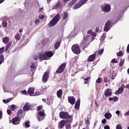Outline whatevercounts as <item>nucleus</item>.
Wrapping results in <instances>:
<instances>
[{
    "mask_svg": "<svg viewBox=\"0 0 129 129\" xmlns=\"http://www.w3.org/2000/svg\"><path fill=\"white\" fill-rule=\"evenodd\" d=\"M33 59L34 60H38V56H37V55H34Z\"/></svg>",
    "mask_w": 129,
    "mask_h": 129,
    "instance_id": "58",
    "label": "nucleus"
},
{
    "mask_svg": "<svg viewBox=\"0 0 129 129\" xmlns=\"http://www.w3.org/2000/svg\"><path fill=\"white\" fill-rule=\"evenodd\" d=\"M106 122V119L104 118L102 120V123L103 124H104V123H105Z\"/></svg>",
    "mask_w": 129,
    "mask_h": 129,
    "instance_id": "53",
    "label": "nucleus"
},
{
    "mask_svg": "<svg viewBox=\"0 0 129 129\" xmlns=\"http://www.w3.org/2000/svg\"><path fill=\"white\" fill-rule=\"evenodd\" d=\"M21 122V118L19 116H17L12 119V123L16 125L19 124Z\"/></svg>",
    "mask_w": 129,
    "mask_h": 129,
    "instance_id": "11",
    "label": "nucleus"
},
{
    "mask_svg": "<svg viewBox=\"0 0 129 129\" xmlns=\"http://www.w3.org/2000/svg\"><path fill=\"white\" fill-rule=\"evenodd\" d=\"M37 119L38 121H41L45 119V112L40 111L38 113Z\"/></svg>",
    "mask_w": 129,
    "mask_h": 129,
    "instance_id": "9",
    "label": "nucleus"
},
{
    "mask_svg": "<svg viewBox=\"0 0 129 129\" xmlns=\"http://www.w3.org/2000/svg\"><path fill=\"white\" fill-rule=\"evenodd\" d=\"M110 5L106 4L105 6L102 8V11L105 12V13H109V12H110Z\"/></svg>",
    "mask_w": 129,
    "mask_h": 129,
    "instance_id": "17",
    "label": "nucleus"
},
{
    "mask_svg": "<svg viewBox=\"0 0 129 129\" xmlns=\"http://www.w3.org/2000/svg\"><path fill=\"white\" fill-rule=\"evenodd\" d=\"M124 115H125V116L129 115V110L127 112L125 113Z\"/></svg>",
    "mask_w": 129,
    "mask_h": 129,
    "instance_id": "61",
    "label": "nucleus"
},
{
    "mask_svg": "<svg viewBox=\"0 0 129 129\" xmlns=\"http://www.w3.org/2000/svg\"><path fill=\"white\" fill-rule=\"evenodd\" d=\"M61 17L59 14H57L50 21V22L47 24V26L51 28L54 27L56 24L58 23V22L60 21Z\"/></svg>",
    "mask_w": 129,
    "mask_h": 129,
    "instance_id": "1",
    "label": "nucleus"
},
{
    "mask_svg": "<svg viewBox=\"0 0 129 129\" xmlns=\"http://www.w3.org/2000/svg\"><path fill=\"white\" fill-rule=\"evenodd\" d=\"M90 37V35H87L86 36L84 37V39L81 42V44L83 45L84 46V48H87L89 46V44L90 43V41H89V37Z\"/></svg>",
    "mask_w": 129,
    "mask_h": 129,
    "instance_id": "2",
    "label": "nucleus"
},
{
    "mask_svg": "<svg viewBox=\"0 0 129 129\" xmlns=\"http://www.w3.org/2000/svg\"><path fill=\"white\" fill-rule=\"evenodd\" d=\"M31 107H32L31 104L29 103H26L23 107V110L24 111H29L31 109Z\"/></svg>",
    "mask_w": 129,
    "mask_h": 129,
    "instance_id": "15",
    "label": "nucleus"
},
{
    "mask_svg": "<svg viewBox=\"0 0 129 129\" xmlns=\"http://www.w3.org/2000/svg\"><path fill=\"white\" fill-rule=\"evenodd\" d=\"M124 87H125L124 84H122L121 87L119 88L115 92V94H121V93L123 92Z\"/></svg>",
    "mask_w": 129,
    "mask_h": 129,
    "instance_id": "12",
    "label": "nucleus"
},
{
    "mask_svg": "<svg viewBox=\"0 0 129 129\" xmlns=\"http://www.w3.org/2000/svg\"><path fill=\"white\" fill-rule=\"evenodd\" d=\"M61 45V41L56 42L54 44V48L55 50H57L59 47H60V45Z\"/></svg>",
    "mask_w": 129,
    "mask_h": 129,
    "instance_id": "22",
    "label": "nucleus"
},
{
    "mask_svg": "<svg viewBox=\"0 0 129 129\" xmlns=\"http://www.w3.org/2000/svg\"><path fill=\"white\" fill-rule=\"evenodd\" d=\"M110 26H111V21H110V20H108L105 24L104 31L108 32L111 28Z\"/></svg>",
    "mask_w": 129,
    "mask_h": 129,
    "instance_id": "8",
    "label": "nucleus"
},
{
    "mask_svg": "<svg viewBox=\"0 0 129 129\" xmlns=\"http://www.w3.org/2000/svg\"><path fill=\"white\" fill-rule=\"evenodd\" d=\"M2 26L4 28H7V27H8V23H7L6 21H3Z\"/></svg>",
    "mask_w": 129,
    "mask_h": 129,
    "instance_id": "33",
    "label": "nucleus"
},
{
    "mask_svg": "<svg viewBox=\"0 0 129 129\" xmlns=\"http://www.w3.org/2000/svg\"><path fill=\"white\" fill-rule=\"evenodd\" d=\"M59 116L60 118H62L63 119L72 118V116L69 115V114L67 112L61 111L59 114Z\"/></svg>",
    "mask_w": 129,
    "mask_h": 129,
    "instance_id": "3",
    "label": "nucleus"
},
{
    "mask_svg": "<svg viewBox=\"0 0 129 129\" xmlns=\"http://www.w3.org/2000/svg\"><path fill=\"white\" fill-rule=\"evenodd\" d=\"M97 35L96 33L93 32V33H92V35H91L92 36L90 37L91 40V42L94 40V37H96Z\"/></svg>",
    "mask_w": 129,
    "mask_h": 129,
    "instance_id": "29",
    "label": "nucleus"
},
{
    "mask_svg": "<svg viewBox=\"0 0 129 129\" xmlns=\"http://www.w3.org/2000/svg\"><path fill=\"white\" fill-rule=\"evenodd\" d=\"M125 88H127V89H128V90H129V84L126 85L125 86Z\"/></svg>",
    "mask_w": 129,
    "mask_h": 129,
    "instance_id": "64",
    "label": "nucleus"
},
{
    "mask_svg": "<svg viewBox=\"0 0 129 129\" xmlns=\"http://www.w3.org/2000/svg\"><path fill=\"white\" fill-rule=\"evenodd\" d=\"M11 109L12 110V111H15V110H16V105H12L11 106Z\"/></svg>",
    "mask_w": 129,
    "mask_h": 129,
    "instance_id": "38",
    "label": "nucleus"
},
{
    "mask_svg": "<svg viewBox=\"0 0 129 129\" xmlns=\"http://www.w3.org/2000/svg\"><path fill=\"white\" fill-rule=\"evenodd\" d=\"M96 82L97 83H101V78H98L96 80Z\"/></svg>",
    "mask_w": 129,
    "mask_h": 129,
    "instance_id": "45",
    "label": "nucleus"
},
{
    "mask_svg": "<svg viewBox=\"0 0 129 129\" xmlns=\"http://www.w3.org/2000/svg\"><path fill=\"white\" fill-rule=\"evenodd\" d=\"M24 125L26 127H30V121H27V122H26L24 124Z\"/></svg>",
    "mask_w": 129,
    "mask_h": 129,
    "instance_id": "35",
    "label": "nucleus"
},
{
    "mask_svg": "<svg viewBox=\"0 0 129 129\" xmlns=\"http://www.w3.org/2000/svg\"><path fill=\"white\" fill-rule=\"evenodd\" d=\"M42 108H43L42 105L38 106L37 107V110H38V111H40L41 110V109H42Z\"/></svg>",
    "mask_w": 129,
    "mask_h": 129,
    "instance_id": "41",
    "label": "nucleus"
},
{
    "mask_svg": "<svg viewBox=\"0 0 129 129\" xmlns=\"http://www.w3.org/2000/svg\"><path fill=\"white\" fill-rule=\"evenodd\" d=\"M66 129H71V124H67L66 125Z\"/></svg>",
    "mask_w": 129,
    "mask_h": 129,
    "instance_id": "40",
    "label": "nucleus"
},
{
    "mask_svg": "<svg viewBox=\"0 0 129 129\" xmlns=\"http://www.w3.org/2000/svg\"><path fill=\"white\" fill-rule=\"evenodd\" d=\"M92 33H93L92 30H88V31L87 32V34H90V36H91V35H92Z\"/></svg>",
    "mask_w": 129,
    "mask_h": 129,
    "instance_id": "49",
    "label": "nucleus"
},
{
    "mask_svg": "<svg viewBox=\"0 0 129 129\" xmlns=\"http://www.w3.org/2000/svg\"><path fill=\"white\" fill-rule=\"evenodd\" d=\"M5 61V57H4L3 55H0V65H2L4 61Z\"/></svg>",
    "mask_w": 129,
    "mask_h": 129,
    "instance_id": "26",
    "label": "nucleus"
},
{
    "mask_svg": "<svg viewBox=\"0 0 129 129\" xmlns=\"http://www.w3.org/2000/svg\"><path fill=\"white\" fill-rule=\"evenodd\" d=\"M15 38L18 41L21 40V35H20V33H18L17 34H16L15 36Z\"/></svg>",
    "mask_w": 129,
    "mask_h": 129,
    "instance_id": "27",
    "label": "nucleus"
},
{
    "mask_svg": "<svg viewBox=\"0 0 129 129\" xmlns=\"http://www.w3.org/2000/svg\"><path fill=\"white\" fill-rule=\"evenodd\" d=\"M56 95L58 98H61L63 95V90L59 89L56 92Z\"/></svg>",
    "mask_w": 129,
    "mask_h": 129,
    "instance_id": "19",
    "label": "nucleus"
},
{
    "mask_svg": "<svg viewBox=\"0 0 129 129\" xmlns=\"http://www.w3.org/2000/svg\"><path fill=\"white\" fill-rule=\"evenodd\" d=\"M90 79V77L86 78V79H84V84H87L88 83V80Z\"/></svg>",
    "mask_w": 129,
    "mask_h": 129,
    "instance_id": "37",
    "label": "nucleus"
},
{
    "mask_svg": "<svg viewBox=\"0 0 129 129\" xmlns=\"http://www.w3.org/2000/svg\"><path fill=\"white\" fill-rule=\"evenodd\" d=\"M39 60H48L47 58V55H46V52H44V53H41L39 56L38 57Z\"/></svg>",
    "mask_w": 129,
    "mask_h": 129,
    "instance_id": "14",
    "label": "nucleus"
},
{
    "mask_svg": "<svg viewBox=\"0 0 129 129\" xmlns=\"http://www.w3.org/2000/svg\"><path fill=\"white\" fill-rule=\"evenodd\" d=\"M45 16H44V15H41V17H39V19H41L42 20H43V19H44Z\"/></svg>",
    "mask_w": 129,
    "mask_h": 129,
    "instance_id": "63",
    "label": "nucleus"
},
{
    "mask_svg": "<svg viewBox=\"0 0 129 129\" xmlns=\"http://www.w3.org/2000/svg\"><path fill=\"white\" fill-rule=\"evenodd\" d=\"M72 121H73V119H66V120H64V122L66 124V123H71L72 122Z\"/></svg>",
    "mask_w": 129,
    "mask_h": 129,
    "instance_id": "34",
    "label": "nucleus"
},
{
    "mask_svg": "<svg viewBox=\"0 0 129 129\" xmlns=\"http://www.w3.org/2000/svg\"><path fill=\"white\" fill-rule=\"evenodd\" d=\"M11 100H12L11 99V98H9L6 100L3 99V102L4 103H9V102H10V101H11Z\"/></svg>",
    "mask_w": 129,
    "mask_h": 129,
    "instance_id": "36",
    "label": "nucleus"
},
{
    "mask_svg": "<svg viewBox=\"0 0 129 129\" xmlns=\"http://www.w3.org/2000/svg\"><path fill=\"white\" fill-rule=\"evenodd\" d=\"M111 63L114 64V63H117V61L115 60V58H113L111 61Z\"/></svg>",
    "mask_w": 129,
    "mask_h": 129,
    "instance_id": "46",
    "label": "nucleus"
},
{
    "mask_svg": "<svg viewBox=\"0 0 129 129\" xmlns=\"http://www.w3.org/2000/svg\"><path fill=\"white\" fill-rule=\"evenodd\" d=\"M23 113V110H20L18 111V115H19L20 114V113Z\"/></svg>",
    "mask_w": 129,
    "mask_h": 129,
    "instance_id": "60",
    "label": "nucleus"
},
{
    "mask_svg": "<svg viewBox=\"0 0 129 129\" xmlns=\"http://www.w3.org/2000/svg\"><path fill=\"white\" fill-rule=\"evenodd\" d=\"M68 102L70 104L73 105L75 103V98L74 96H70L68 97Z\"/></svg>",
    "mask_w": 129,
    "mask_h": 129,
    "instance_id": "16",
    "label": "nucleus"
},
{
    "mask_svg": "<svg viewBox=\"0 0 129 129\" xmlns=\"http://www.w3.org/2000/svg\"><path fill=\"white\" fill-rule=\"evenodd\" d=\"M123 64H124V59H121L119 63V67H122V66H123Z\"/></svg>",
    "mask_w": 129,
    "mask_h": 129,
    "instance_id": "30",
    "label": "nucleus"
},
{
    "mask_svg": "<svg viewBox=\"0 0 129 129\" xmlns=\"http://www.w3.org/2000/svg\"><path fill=\"white\" fill-rule=\"evenodd\" d=\"M65 124H66L65 123V120H61L58 122V128L59 129L63 128V127L65 126Z\"/></svg>",
    "mask_w": 129,
    "mask_h": 129,
    "instance_id": "18",
    "label": "nucleus"
},
{
    "mask_svg": "<svg viewBox=\"0 0 129 129\" xmlns=\"http://www.w3.org/2000/svg\"><path fill=\"white\" fill-rule=\"evenodd\" d=\"M42 90H41V91H42V92H47V87H45L44 88L42 89Z\"/></svg>",
    "mask_w": 129,
    "mask_h": 129,
    "instance_id": "51",
    "label": "nucleus"
},
{
    "mask_svg": "<svg viewBox=\"0 0 129 129\" xmlns=\"http://www.w3.org/2000/svg\"><path fill=\"white\" fill-rule=\"evenodd\" d=\"M50 78V74L49 71H46L44 73L43 75L42 76V81L43 83H46L49 80Z\"/></svg>",
    "mask_w": 129,
    "mask_h": 129,
    "instance_id": "5",
    "label": "nucleus"
},
{
    "mask_svg": "<svg viewBox=\"0 0 129 129\" xmlns=\"http://www.w3.org/2000/svg\"><path fill=\"white\" fill-rule=\"evenodd\" d=\"M88 0H80L78 4L74 6V9L75 10H77V9H79V8H81L83 5H85Z\"/></svg>",
    "mask_w": 129,
    "mask_h": 129,
    "instance_id": "6",
    "label": "nucleus"
},
{
    "mask_svg": "<svg viewBox=\"0 0 129 129\" xmlns=\"http://www.w3.org/2000/svg\"><path fill=\"white\" fill-rule=\"evenodd\" d=\"M7 113L8 114H12V111L10 109L7 110Z\"/></svg>",
    "mask_w": 129,
    "mask_h": 129,
    "instance_id": "56",
    "label": "nucleus"
},
{
    "mask_svg": "<svg viewBox=\"0 0 129 129\" xmlns=\"http://www.w3.org/2000/svg\"><path fill=\"white\" fill-rule=\"evenodd\" d=\"M116 129H122V126L121 125L118 124L116 125Z\"/></svg>",
    "mask_w": 129,
    "mask_h": 129,
    "instance_id": "39",
    "label": "nucleus"
},
{
    "mask_svg": "<svg viewBox=\"0 0 129 129\" xmlns=\"http://www.w3.org/2000/svg\"><path fill=\"white\" fill-rule=\"evenodd\" d=\"M56 8H61V4L58 3L56 4Z\"/></svg>",
    "mask_w": 129,
    "mask_h": 129,
    "instance_id": "55",
    "label": "nucleus"
},
{
    "mask_svg": "<svg viewBox=\"0 0 129 129\" xmlns=\"http://www.w3.org/2000/svg\"><path fill=\"white\" fill-rule=\"evenodd\" d=\"M11 46H12V42H9L7 44L6 47H8V48H10V47Z\"/></svg>",
    "mask_w": 129,
    "mask_h": 129,
    "instance_id": "50",
    "label": "nucleus"
},
{
    "mask_svg": "<svg viewBox=\"0 0 129 129\" xmlns=\"http://www.w3.org/2000/svg\"><path fill=\"white\" fill-rule=\"evenodd\" d=\"M38 23H40V20H39V19H37L35 21V25H38Z\"/></svg>",
    "mask_w": 129,
    "mask_h": 129,
    "instance_id": "54",
    "label": "nucleus"
},
{
    "mask_svg": "<svg viewBox=\"0 0 129 129\" xmlns=\"http://www.w3.org/2000/svg\"><path fill=\"white\" fill-rule=\"evenodd\" d=\"M10 41V38L5 37L3 39V42L4 44H8Z\"/></svg>",
    "mask_w": 129,
    "mask_h": 129,
    "instance_id": "25",
    "label": "nucleus"
},
{
    "mask_svg": "<svg viewBox=\"0 0 129 129\" xmlns=\"http://www.w3.org/2000/svg\"><path fill=\"white\" fill-rule=\"evenodd\" d=\"M104 116L107 119H109V118L111 117L112 115L110 113H106L105 114Z\"/></svg>",
    "mask_w": 129,
    "mask_h": 129,
    "instance_id": "31",
    "label": "nucleus"
},
{
    "mask_svg": "<svg viewBox=\"0 0 129 129\" xmlns=\"http://www.w3.org/2000/svg\"><path fill=\"white\" fill-rule=\"evenodd\" d=\"M103 51H104V49L103 48H102L100 49L99 50L96 51L95 52V54H97L98 55H102V53H103Z\"/></svg>",
    "mask_w": 129,
    "mask_h": 129,
    "instance_id": "24",
    "label": "nucleus"
},
{
    "mask_svg": "<svg viewBox=\"0 0 129 129\" xmlns=\"http://www.w3.org/2000/svg\"><path fill=\"white\" fill-rule=\"evenodd\" d=\"M68 18V13L64 12L62 14V20H66Z\"/></svg>",
    "mask_w": 129,
    "mask_h": 129,
    "instance_id": "28",
    "label": "nucleus"
},
{
    "mask_svg": "<svg viewBox=\"0 0 129 129\" xmlns=\"http://www.w3.org/2000/svg\"><path fill=\"white\" fill-rule=\"evenodd\" d=\"M85 123H86V124H89V123H90L89 122V120L88 119H87L86 120V122Z\"/></svg>",
    "mask_w": 129,
    "mask_h": 129,
    "instance_id": "59",
    "label": "nucleus"
},
{
    "mask_svg": "<svg viewBox=\"0 0 129 129\" xmlns=\"http://www.w3.org/2000/svg\"><path fill=\"white\" fill-rule=\"evenodd\" d=\"M113 100L114 102H115V101H117V100H118V98H117V97L114 96L113 97Z\"/></svg>",
    "mask_w": 129,
    "mask_h": 129,
    "instance_id": "44",
    "label": "nucleus"
},
{
    "mask_svg": "<svg viewBox=\"0 0 129 129\" xmlns=\"http://www.w3.org/2000/svg\"><path fill=\"white\" fill-rule=\"evenodd\" d=\"M116 114H117L118 116H119V114H120V111L119 110H117L115 112Z\"/></svg>",
    "mask_w": 129,
    "mask_h": 129,
    "instance_id": "52",
    "label": "nucleus"
},
{
    "mask_svg": "<svg viewBox=\"0 0 129 129\" xmlns=\"http://www.w3.org/2000/svg\"><path fill=\"white\" fill-rule=\"evenodd\" d=\"M104 129H110V127H109V125H106V126H104Z\"/></svg>",
    "mask_w": 129,
    "mask_h": 129,
    "instance_id": "57",
    "label": "nucleus"
},
{
    "mask_svg": "<svg viewBox=\"0 0 129 129\" xmlns=\"http://www.w3.org/2000/svg\"><path fill=\"white\" fill-rule=\"evenodd\" d=\"M75 4V3L73 2H71L69 4V7H72L73 5H74Z\"/></svg>",
    "mask_w": 129,
    "mask_h": 129,
    "instance_id": "43",
    "label": "nucleus"
},
{
    "mask_svg": "<svg viewBox=\"0 0 129 129\" xmlns=\"http://www.w3.org/2000/svg\"><path fill=\"white\" fill-rule=\"evenodd\" d=\"M66 67V63H63L61 64L55 72V74H61L64 72L65 68Z\"/></svg>",
    "mask_w": 129,
    "mask_h": 129,
    "instance_id": "7",
    "label": "nucleus"
},
{
    "mask_svg": "<svg viewBox=\"0 0 129 129\" xmlns=\"http://www.w3.org/2000/svg\"><path fill=\"white\" fill-rule=\"evenodd\" d=\"M104 95L105 97H109L112 95V90L107 88L104 91Z\"/></svg>",
    "mask_w": 129,
    "mask_h": 129,
    "instance_id": "10",
    "label": "nucleus"
},
{
    "mask_svg": "<svg viewBox=\"0 0 129 129\" xmlns=\"http://www.w3.org/2000/svg\"><path fill=\"white\" fill-rule=\"evenodd\" d=\"M35 89L33 88H29L27 91L28 94H34V91Z\"/></svg>",
    "mask_w": 129,
    "mask_h": 129,
    "instance_id": "23",
    "label": "nucleus"
},
{
    "mask_svg": "<svg viewBox=\"0 0 129 129\" xmlns=\"http://www.w3.org/2000/svg\"><path fill=\"white\" fill-rule=\"evenodd\" d=\"M107 80H108L107 77H104V82H105V83H107Z\"/></svg>",
    "mask_w": 129,
    "mask_h": 129,
    "instance_id": "47",
    "label": "nucleus"
},
{
    "mask_svg": "<svg viewBox=\"0 0 129 129\" xmlns=\"http://www.w3.org/2000/svg\"><path fill=\"white\" fill-rule=\"evenodd\" d=\"M96 58V54L95 53L93 54L88 57L87 62H93V61L95 60Z\"/></svg>",
    "mask_w": 129,
    "mask_h": 129,
    "instance_id": "13",
    "label": "nucleus"
},
{
    "mask_svg": "<svg viewBox=\"0 0 129 129\" xmlns=\"http://www.w3.org/2000/svg\"><path fill=\"white\" fill-rule=\"evenodd\" d=\"M72 50L74 54H80V47L78 44H75L72 46Z\"/></svg>",
    "mask_w": 129,
    "mask_h": 129,
    "instance_id": "4",
    "label": "nucleus"
},
{
    "mask_svg": "<svg viewBox=\"0 0 129 129\" xmlns=\"http://www.w3.org/2000/svg\"><path fill=\"white\" fill-rule=\"evenodd\" d=\"M80 107V99H78L75 105V109H79Z\"/></svg>",
    "mask_w": 129,
    "mask_h": 129,
    "instance_id": "20",
    "label": "nucleus"
},
{
    "mask_svg": "<svg viewBox=\"0 0 129 129\" xmlns=\"http://www.w3.org/2000/svg\"><path fill=\"white\" fill-rule=\"evenodd\" d=\"M99 31V27H96V33H97Z\"/></svg>",
    "mask_w": 129,
    "mask_h": 129,
    "instance_id": "62",
    "label": "nucleus"
},
{
    "mask_svg": "<svg viewBox=\"0 0 129 129\" xmlns=\"http://www.w3.org/2000/svg\"><path fill=\"white\" fill-rule=\"evenodd\" d=\"M4 51H5V47H3L0 48V54H3L4 53Z\"/></svg>",
    "mask_w": 129,
    "mask_h": 129,
    "instance_id": "42",
    "label": "nucleus"
},
{
    "mask_svg": "<svg viewBox=\"0 0 129 129\" xmlns=\"http://www.w3.org/2000/svg\"><path fill=\"white\" fill-rule=\"evenodd\" d=\"M31 71H32L33 73L36 71V67H34V65L30 66Z\"/></svg>",
    "mask_w": 129,
    "mask_h": 129,
    "instance_id": "32",
    "label": "nucleus"
},
{
    "mask_svg": "<svg viewBox=\"0 0 129 129\" xmlns=\"http://www.w3.org/2000/svg\"><path fill=\"white\" fill-rule=\"evenodd\" d=\"M117 56H122V51H120L118 53H117Z\"/></svg>",
    "mask_w": 129,
    "mask_h": 129,
    "instance_id": "48",
    "label": "nucleus"
},
{
    "mask_svg": "<svg viewBox=\"0 0 129 129\" xmlns=\"http://www.w3.org/2000/svg\"><path fill=\"white\" fill-rule=\"evenodd\" d=\"M45 54L46 55V57L47 58V59H48V58H50L54 55V53L51 51H48L47 52H45Z\"/></svg>",
    "mask_w": 129,
    "mask_h": 129,
    "instance_id": "21",
    "label": "nucleus"
}]
</instances>
